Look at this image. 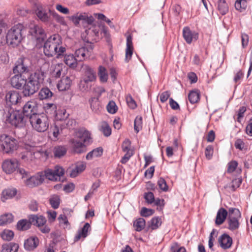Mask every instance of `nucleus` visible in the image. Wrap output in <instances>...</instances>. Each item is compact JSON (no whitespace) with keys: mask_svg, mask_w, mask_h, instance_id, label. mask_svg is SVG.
<instances>
[{"mask_svg":"<svg viewBox=\"0 0 252 252\" xmlns=\"http://www.w3.org/2000/svg\"><path fill=\"white\" fill-rule=\"evenodd\" d=\"M44 72L36 70L31 73L26 79L22 74H17L11 78V86L18 90L22 89L25 96H30L36 93L44 80Z\"/></svg>","mask_w":252,"mask_h":252,"instance_id":"obj_1","label":"nucleus"},{"mask_svg":"<svg viewBox=\"0 0 252 252\" xmlns=\"http://www.w3.org/2000/svg\"><path fill=\"white\" fill-rule=\"evenodd\" d=\"M62 44V37L60 35L55 34L50 36L44 45L45 55L48 57L56 55L57 58H60L66 52V48Z\"/></svg>","mask_w":252,"mask_h":252,"instance_id":"obj_2","label":"nucleus"},{"mask_svg":"<svg viewBox=\"0 0 252 252\" xmlns=\"http://www.w3.org/2000/svg\"><path fill=\"white\" fill-rule=\"evenodd\" d=\"M25 27L22 24H17L11 27L6 35L7 44L11 47H16L23 40L25 36Z\"/></svg>","mask_w":252,"mask_h":252,"instance_id":"obj_3","label":"nucleus"},{"mask_svg":"<svg viewBox=\"0 0 252 252\" xmlns=\"http://www.w3.org/2000/svg\"><path fill=\"white\" fill-rule=\"evenodd\" d=\"M30 121L32 128L38 132L46 131L49 126V118L44 113L32 115Z\"/></svg>","mask_w":252,"mask_h":252,"instance_id":"obj_4","label":"nucleus"},{"mask_svg":"<svg viewBox=\"0 0 252 252\" xmlns=\"http://www.w3.org/2000/svg\"><path fill=\"white\" fill-rule=\"evenodd\" d=\"M19 148L18 141L7 134H0V151L5 154H12Z\"/></svg>","mask_w":252,"mask_h":252,"instance_id":"obj_5","label":"nucleus"},{"mask_svg":"<svg viewBox=\"0 0 252 252\" xmlns=\"http://www.w3.org/2000/svg\"><path fill=\"white\" fill-rule=\"evenodd\" d=\"M5 118L7 123L10 124L15 127H23L25 125L26 119L22 112L20 110L9 108L5 112Z\"/></svg>","mask_w":252,"mask_h":252,"instance_id":"obj_6","label":"nucleus"},{"mask_svg":"<svg viewBox=\"0 0 252 252\" xmlns=\"http://www.w3.org/2000/svg\"><path fill=\"white\" fill-rule=\"evenodd\" d=\"M241 218V214L239 209L235 208H229L228 218V228L231 230L237 229L239 227V220Z\"/></svg>","mask_w":252,"mask_h":252,"instance_id":"obj_7","label":"nucleus"},{"mask_svg":"<svg viewBox=\"0 0 252 252\" xmlns=\"http://www.w3.org/2000/svg\"><path fill=\"white\" fill-rule=\"evenodd\" d=\"M29 33L32 38L36 41L37 43H42L46 37L43 29L40 26L31 23L29 25Z\"/></svg>","mask_w":252,"mask_h":252,"instance_id":"obj_8","label":"nucleus"},{"mask_svg":"<svg viewBox=\"0 0 252 252\" xmlns=\"http://www.w3.org/2000/svg\"><path fill=\"white\" fill-rule=\"evenodd\" d=\"M29 219L32 223L36 225L42 233H48L50 232V228L46 224V219L43 216L30 215Z\"/></svg>","mask_w":252,"mask_h":252,"instance_id":"obj_9","label":"nucleus"},{"mask_svg":"<svg viewBox=\"0 0 252 252\" xmlns=\"http://www.w3.org/2000/svg\"><path fill=\"white\" fill-rule=\"evenodd\" d=\"M69 19L76 26H79L80 22L83 24H87L88 25H92L94 22L93 16H89L87 13L85 12H77L70 16Z\"/></svg>","mask_w":252,"mask_h":252,"instance_id":"obj_10","label":"nucleus"},{"mask_svg":"<svg viewBox=\"0 0 252 252\" xmlns=\"http://www.w3.org/2000/svg\"><path fill=\"white\" fill-rule=\"evenodd\" d=\"M64 173V169L58 165L56 166L54 170L47 169L44 171L45 178L51 181L58 180Z\"/></svg>","mask_w":252,"mask_h":252,"instance_id":"obj_11","label":"nucleus"},{"mask_svg":"<svg viewBox=\"0 0 252 252\" xmlns=\"http://www.w3.org/2000/svg\"><path fill=\"white\" fill-rule=\"evenodd\" d=\"M19 166V162L16 159H7L4 160L1 165L2 171L6 174H11L14 172Z\"/></svg>","mask_w":252,"mask_h":252,"instance_id":"obj_12","label":"nucleus"},{"mask_svg":"<svg viewBox=\"0 0 252 252\" xmlns=\"http://www.w3.org/2000/svg\"><path fill=\"white\" fill-rule=\"evenodd\" d=\"M38 110L37 101L32 99L25 103L23 107V114L26 116H30L32 115H36Z\"/></svg>","mask_w":252,"mask_h":252,"instance_id":"obj_13","label":"nucleus"},{"mask_svg":"<svg viewBox=\"0 0 252 252\" xmlns=\"http://www.w3.org/2000/svg\"><path fill=\"white\" fill-rule=\"evenodd\" d=\"M29 60L27 58H20L13 69L14 73L22 74L29 71Z\"/></svg>","mask_w":252,"mask_h":252,"instance_id":"obj_14","label":"nucleus"},{"mask_svg":"<svg viewBox=\"0 0 252 252\" xmlns=\"http://www.w3.org/2000/svg\"><path fill=\"white\" fill-rule=\"evenodd\" d=\"M71 151L76 154H82L86 151L85 144L79 140L71 138L69 141Z\"/></svg>","mask_w":252,"mask_h":252,"instance_id":"obj_15","label":"nucleus"},{"mask_svg":"<svg viewBox=\"0 0 252 252\" xmlns=\"http://www.w3.org/2000/svg\"><path fill=\"white\" fill-rule=\"evenodd\" d=\"M33 3L36 7L35 13L39 19L43 22H48L50 16L47 11L43 8L42 5L37 0H34Z\"/></svg>","mask_w":252,"mask_h":252,"instance_id":"obj_16","label":"nucleus"},{"mask_svg":"<svg viewBox=\"0 0 252 252\" xmlns=\"http://www.w3.org/2000/svg\"><path fill=\"white\" fill-rule=\"evenodd\" d=\"M5 99L7 105H16L21 102L22 96L19 92L12 91L6 94Z\"/></svg>","mask_w":252,"mask_h":252,"instance_id":"obj_17","label":"nucleus"},{"mask_svg":"<svg viewBox=\"0 0 252 252\" xmlns=\"http://www.w3.org/2000/svg\"><path fill=\"white\" fill-rule=\"evenodd\" d=\"M92 51V46L89 45L87 47H82L76 50L75 54L79 61H82L90 57Z\"/></svg>","mask_w":252,"mask_h":252,"instance_id":"obj_18","label":"nucleus"},{"mask_svg":"<svg viewBox=\"0 0 252 252\" xmlns=\"http://www.w3.org/2000/svg\"><path fill=\"white\" fill-rule=\"evenodd\" d=\"M184 39L188 44H190L193 40L198 39V35L195 32H192L189 27H185L183 30Z\"/></svg>","mask_w":252,"mask_h":252,"instance_id":"obj_19","label":"nucleus"},{"mask_svg":"<svg viewBox=\"0 0 252 252\" xmlns=\"http://www.w3.org/2000/svg\"><path fill=\"white\" fill-rule=\"evenodd\" d=\"M81 71L83 73L82 78L95 81L96 75L93 69L87 64H82L81 68Z\"/></svg>","mask_w":252,"mask_h":252,"instance_id":"obj_20","label":"nucleus"},{"mask_svg":"<svg viewBox=\"0 0 252 252\" xmlns=\"http://www.w3.org/2000/svg\"><path fill=\"white\" fill-rule=\"evenodd\" d=\"M72 84V81L68 76H62L57 84V88L60 91H65L69 90Z\"/></svg>","mask_w":252,"mask_h":252,"instance_id":"obj_21","label":"nucleus"},{"mask_svg":"<svg viewBox=\"0 0 252 252\" xmlns=\"http://www.w3.org/2000/svg\"><path fill=\"white\" fill-rule=\"evenodd\" d=\"M218 242L222 249L226 250L231 247L232 239L228 234H223L219 237Z\"/></svg>","mask_w":252,"mask_h":252,"instance_id":"obj_22","label":"nucleus"},{"mask_svg":"<svg viewBox=\"0 0 252 252\" xmlns=\"http://www.w3.org/2000/svg\"><path fill=\"white\" fill-rule=\"evenodd\" d=\"M76 136L77 138L82 139L83 143L89 144L91 142V136L90 132L85 128H81L76 132Z\"/></svg>","mask_w":252,"mask_h":252,"instance_id":"obj_23","label":"nucleus"},{"mask_svg":"<svg viewBox=\"0 0 252 252\" xmlns=\"http://www.w3.org/2000/svg\"><path fill=\"white\" fill-rule=\"evenodd\" d=\"M17 191L15 188H7L3 189L1 194V200L5 202L8 199L13 198L17 194Z\"/></svg>","mask_w":252,"mask_h":252,"instance_id":"obj_24","label":"nucleus"},{"mask_svg":"<svg viewBox=\"0 0 252 252\" xmlns=\"http://www.w3.org/2000/svg\"><path fill=\"white\" fill-rule=\"evenodd\" d=\"M63 64L57 63L51 65L50 69V77L57 79L61 76V72L63 71Z\"/></svg>","mask_w":252,"mask_h":252,"instance_id":"obj_25","label":"nucleus"},{"mask_svg":"<svg viewBox=\"0 0 252 252\" xmlns=\"http://www.w3.org/2000/svg\"><path fill=\"white\" fill-rule=\"evenodd\" d=\"M38 244V239L36 237H32L25 241L24 248L28 251H32L36 248Z\"/></svg>","mask_w":252,"mask_h":252,"instance_id":"obj_26","label":"nucleus"},{"mask_svg":"<svg viewBox=\"0 0 252 252\" xmlns=\"http://www.w3.org/2000/svg\"><path fill=\"white\" fill-rule=\"evenodd\" d=\"M227 216H228V212L223 208H220L217 214L215 221L216 224L220 225L223 223Z\"/></svg>","mask_w":252,"mask_h":252,"instance_id":"obj_27","label":"nucleus"},{"mask_svg":"<svg viewBox=\"0 0 252 252\" xmlns=\"http://www.w3.org/2000/svg\"><path fill=\"white\" fill-rule=\"evenodd\" d=\"M133 45L132 42V37L128 35L126 38V61L128 62L133 54Z\"/></svg>","mask_w":252,"mask_h":252,"instance_id":"obj_28","label":"nucleus"},{"mask_svg":"<svg viewBox=\"0 0 252 252\" xmlns=\"http://www.w3.org/2000/svg\"><path fill=\"white\" fill-rule=\"evenodd\" d=\"M64 62L70 68L75 69L77 66V60L72 54L65 55Z\"/></svg>","mask_w":252,"mask_h":252,"instance_id":"obj_29","label":"nucleus"},{"mask_svg":"<svg viewBox=\"0 0 252 252\" xmlns=\"http://www.w3.org/2000/svg\"><path fill=\"white\" fill-rule=\"evenodd\" d=\"M86 167V164L85 162L80 161L76 164L75 167L73 169L70 173V176L71 177H76L79 173L83 172Z\"/></svg>","mask_w":252,"mask_h":252,"instance_id":"obj_30","label":"nucleus"},{"mask_svg":"<svg viewBox=\"0 0 252 252\" xmlns=\"http://www.w3.org/2000/svg\"><path fill=\"white\" fill-rule=\"evenodd\" d=\"M18 249V244L11 242L2 245L1 252H17Z\"/></svg>","mask_w":252,"mask_h":252,"instance_id":"obj_31","label":"nucleus"},{"mask_svg":"<svg viewBox=\"0 0 252 252\" xmlns=\"http://www.w3.org/2000/svg\"><path fill=\"white\" fill-rule=\"evenodd\" d=\"M91 230V226L88 222L86 223L83 228L78 231V234L75 236V241H78L81 238H85L88 236V232Z\"/></svg>","mask_w":252,"mask_h":252,"instance_id":"obj_32","label":"nucleus"},{"mask_svg":"<svg viewBox=\"0 0 252 252\" xmlns=\"http://www.w3.org/2000/svg\"><path fill=\"white\" fill-rule=\"evenodd\" d=\"M89 101L91 105V108L94 112L98 113L101 111L102 107L98 98L93 97Z\"/></svg>","mask_w":252,"mask_h":252,"instance_id":"obj_33","label":"nucleus"},{"mask_svg":"<svg viewBox=\"0 0 252 252\" xmlns=\"http://www.w3.org/2000/svg\"><path fill=\"white\" fill-rule=\"evenodd\" d=\"M102 153L103 149L101 147L96 148L88 153L86 156V158L89 160H92L95 158L100 157L102 155Z\"/></svg>","mask_w":252,"mask_h":252,"instance_id":"obj_34","label":"nucleus"},{"mask_svg":"<svg viewBox=\"0 0 252 252\" xmlns=\"http://www.w3.org/2000/svg\"><path fill=\"white\" fill-rule=\"evenodd\" d=\"M14 220V216L11 213H5L0 216V226L7 225Z\"/></svg>","mask_w":252,"mask_h":252,"instance_id":"obj_35","label":"nucleus"},{"mask_svg":"<svg viewBox=\"0 0 252 252\" xmlns=\"http://www.w3.org/2000/svg\"><path fill=\"white\" fill-rule=\"evenodd\" d=\"M32 222L29 220L23 219L19 220L16 225V228L18 230L25 231L29 229L31 227Z\"/></svg>","mask_w":252,"mask_h":252,"instance_id":"obj_36","label":"nucleus"},{"mask_svg":"<svg viewBox=\"0 0 252 252\" xmlns=\"http://www.w3.org/2000/svg\"><path fill=\"white\" fill-rule=\"evenodd\" d=\"M53 96V93L47 88L41 89L39 93L38 96L40 100L48 99Z\"/></svg>","mask_w":252,"mask_h":252,"instance_id":"obj_37","label":"nucleus"},{"mask_svg":"<svg viewBox=\"0 0 252 252\" xmlns=\"http://www.w3.org/2000/svg\"><path fill=\"white\" fill-rule=\"evenodd\" d=\"M189 102L194 104L198 101L200 98V94L198 90H192L188 94Z\"/></svg>","mask_w":252,"mask_h":252,"instance_id":"obj_38","label":"nucleus"},{"mask_svg":"<svg viewBox=\"0 0 252 252\" xmlns=\"http://www.w3.org/2000/svg\"><path fill=\"white\" fill-rule=\"evenodd\" d=\"M218 9L222 15H225L228 11V6L225 0H218Z\"/></svg>","mask_w":252,"mask_h":252,"instance_id":"obj_39","label":"nucleus"},{"mask_svg":"<svg viewBox=\"0 0 252 252\" xmlns=\"http://www.w3.org/2000/svg\"><path fill=\"white\" fill-rule=\"evenodd\" d=\"M69 114L66 112L65 109L62 108L58 110L57 111L55 118L57 121H64L68 118Z\"/></svg>","mask_w":252,"mask_h":252,"instance_id":"obj_40","label":"nucleus"},{"mask_svg":"<svg viewBox=\"0 0 252 252\" xmlns=\"http://www.w3.org/2000/svg\"><path fill=\"white\" fill-rule=\"evenodd\" d=\"M145 220L143 218H138L133 222V227L137 231H140L145 226Z\"/></svg>","mask_w":252,"mask_h":252,"instance_id":"obj_41","label":"nucleus"},{"mask_svg":"<svg viewBox=\"0 0 252 252\" xmlns=\"http://www.w3.org/2000/svg\"><path fill=\"white\" fill-rule=\"evenodd\" d=\"M66 151L67 149L65 146H56L54 149V156L56 158H61L66 154Z\"/></svg>","mask_w":252,"mask_h":252,"instance_id":"obj_42","label":"nucleus"},{"mask_svg":"<svg viewBox=\"0 0 252 252\" xmlns=\"http://www.w3.org/2000/svg\"><path fill=\"white\" fill-rule=\"evenodd\" d=\"M98 76L99 77L100 81L101 82H106L108 80V75L106 69L102 66H100L98 68Z\"/></svg>","mask_w":252,"mask_h":252,"instance_id":"obj_43","label":"nucleus"},{"mask_svg":"<svg viewBox=\"0 0 252 252\" xmlns=\"http://www.w3.org/2000/svg\"><path fill=\"white\" fill-rule=\"evenodd\" d=\"M14 235V232L8 229H4L0 234L1 238L6 241H11L13 238Z\"/></svg>","mask_w":252,"mask_h":252,"instance_id":"obj_44","label":"nucleus"},{"mask_svg":"<svg viewBox=\"0 0 252 252\" xmlns=\"http://www.w3.org/2000/svg\"><path fill=\"white\" fill-rule=\"evenodd\" d=\"M63 129L62 126L60 127L57 125H55V126L51 128V132L53 136L52 138L53 140L56 141L59 139V136L62 132Z\"/></svg>","mask_w":252,"mask_h":252,"instance_id":"obj_45","label":"nucleus"},{"mask_svg":"<svg viewBox=\"0 0 252 252\" xmlns=\"http://www.w3.org/2000/svg\"><path fill=\"white\" fill-rule=\"evenodd\" d=\"M76 126V121L73 119H66L61 124L63 128L73 129Z\"/></svg>","mask_w":252,"mask_h":252,"instance_id":"obj_46","label":"nucleus"},{"mask_svg":"<svg viewBox=\"0 0 252 252\" xmlns=\"http://www.w3.org/2000/svg\"><path fill=\"white\" fill-rule=\"evenodd\" d=\"M247 7V2L246 0H237L235 3L236 9L240 12L245 10Z\"/></svg>","mask_w":252,"mask_h":252,"instance_id":"obj_47","label":"nucleus"},{"mask_svg":"<svg viewBox=\"0 0 252 252\" xmlns=\"http://www.w3.org/2000/svg\"><path fill=\"white\" fill-rule=\"evenodd\" d=\"M161 224V219L159 217H154L151 220L149 227L152 230H154L158 228Z\"/></svg>","mask_w":252,"mask_h":252,"instance_id":"obj_48","label":"nucleus"},{"mask_svg":"<svg viewBox=\"0 0 252 252\" xmlns=\"http://www.w3.org/2000/svg\"><path fill=\"white\" fill-rule=\"evenodd\" d=\"M50 203L51 206L54 209H57L59 208L60 204V199L58 195H52L49 199Z\"/></svg>","mask_w":252,"mask_h":252,"instance_id":"obj_49","label":"nucleus"},{"mask_svg":"<svg viewBox=\"0 0 252 252\" xmlns=\"http://www.w3.org/2000/svg\"><path fill=\"white\" fill-rule=\"evenodd\" d=\"M218 231L215 229H213L210 233L208 241V246L210 249H212L213 248L214 246V242L218 236Z\"/></svg>","mask_w":252,"mask_h":252,"instance_id":"obj_50","label":"nucleus"},{"mask_svg":"<svg viewBox=\"0 0 252 252\" xmlns=\"http://www.w3.org/2000/svg\"><path fill=\"white\" fill-rule=\"evenodd\" d=\"M142 128V117L137 116L134 120V130L138 133Z\"/></svg>","mask_w":252,"mask_h":252,"instance_id":"obj_51","label":"nucleus"},{"mask_svg":"<svg viewBox=\"0 0 252 252\" xmlns=\"http://www.w3.org/2000/svg\"><path fill=\"white\" fill-rule=\"evenodd\" d=\"M34 152L33 151H28L22 156V159L27 162H30L34 158Z\"/></svg>","mask_w":252,"mask_h":252,"instance_id":"obj_52","label":"nucleus"},{"mask_svg":"<svg viewBox=\"0 0 252 252\" xmlns=\"http://www.w3.org/2000/svg\"><path fill=\"white\" fill-rule=\"evenodd\" d=\"M58 219L60 224L63 226L64 228L67 227L69 225L67 217L64 214H61Z\"/></svg>","mask_w":252,"mask_h":252,"instance_id":"obj_53","label":"nucleus"},{"mask_svg":"<svg viewBox=\"0 0 252 252\" xmlns=\"http://www.w3.org/2000/svg\"><path fill=\"white\" fill-rule=\"evenodd\" d=\"M170 249L172 252H186V249L184 247H181L177 242L171 245Z\"/></svg>","mask_w":252,"mask_h":252,"instance_id":"obj_54","label":"nucleus"},{"mask_svg":"<svg viewBox=\"0 0 252 252\" xmlns=\"http://www.w3.org/2000/svg\"><path fill=\"white\" fill-rule=\"evenodd\" d=\"M107 110L109 113L115 114L118 110V107L115 102L110 101L107 105Z\"/></svg>","mask_w":252,"mask_h":252,"instance_id":"obj_55","label":"nucleus"},{"mask_svg":"<svg viewBox=\"0 0 252 252\" xmlns=\"http://www.w3.org/2000/svg\"><path fill=\"white\" fill-rule=\"evenodd\" d=\"M158 185L160 189L163 191L166 192L168 190V187L166 184L165 180L162 178L158 179Z\"/></svg>","mask_w":252,"mask_h":252,"instance_id":"obj_56","label":"nucleus"},{"mask_svg":"<svg viewBox=\"0 0 252 252\" xmlns=\"http://www.w3.org/2000/svg\"><path fill=\"white\" fill-rule=\"evenodd\" d=\"M34 179L35 178H34L33 176L31 177L29 175L27 179L24 180V182L26 186L32 188L37 186Z\"/></svg>","mask_w":252,"mask_h":252,"instance_id":"obj_57","label":"nucleus"},{"mask_svg":"<svg viewBox=\"0 0 252 252\" xmlns=\"http://www.w3.org/2000/svg\"><path fill=\"white\" fill-rule=\"evenodd\" d=\"M101 130L106 136H109L111 134V129L106 123L102 124Z\"/></svg>","mask_w":252,"mask_h":252,"instance_id":"obj_58","label":"nucleus"},{"mask_svg":"<svg viewBox=\"0 0 252 252\" xmlns=\"http://www.w3.org/2000/svg\"><path fill=\"white\" fill-rule=\"evenodd\" d=\"M34 178L36 183V185H39L42 184L45 179L44 172H40L34 175Z\"/></svg>","mask_w":252,"mask_h":252,"instance_id":"obj_59","label":"nucleus"},{"mask_svg":"<svg viewBox=\"0 0 252 252\" xmlns=\"http://www.w3.org/2000/svg\"><path fill=\"white\" fill-rule=\"evenodd\" d=\"M44 109L47 113H51L56 111L57 107L54 103H46L44 106Z\"/></svg>","mask_w":252,"mask_h":252,"instance_id":"obj_60","label":"nucleus"},{"mask_svg":"<svg viewBox=\"0 0 252 252\" xmlns=\"http://www.w3.org/2000/svg\"><path fill=\"white\" fill-rule=\"evenodd\" d=\"M213 153V147L211 145L207 146L205 150V155L206 158L209 160L211 159L212 158Z\"/></svg>","mask_w":252,"mask_h":252,"instance_id":"obj_61","label":"nucleus"},{"mask_svg":"<svg viewBox=\"0 0 252 252\" xmlns=\"http://www.w3.org/2000/svg\"><path fill=\"white\" fill-rule=\"evenodd\" d=\"M155 212V211L151 209H147L143 207L141 209L140 214L143 217H147L152 216Z\"/></svg>","mask_w":252,"mask_h":252,"instance_id":"obj_62","label":"nucleus"},{"mask_svg":"<svg viewBox=\"0 0 252 252\" xmlns=\"http://www.w3.org/2000/svg\"><path fill=\"white\" fill-rule=\"evenodd\" d=\"M144 198L149 204H152L155 200V196L153 192H148L144 194Z\"/></svg>","mask_w":252,"mask_h":252,"instance_id":"obj_63","label":"nucleus"},{"mask_svg":"<svg viewBox=\"0 0 252 252\" xmlns=\"http://www.w3.org/2000/svg\"><path fill=\"white\" fill-rule=\"evenodd\" d=\"M131 142L128 139H126L123 143L122 149L124 152L127 153L128 152H132L130 149Z\"/></svg>","mask_w":252,"mask_h":252,"instance_id":"obj_64","label":"nucleus"}]
</instances>
